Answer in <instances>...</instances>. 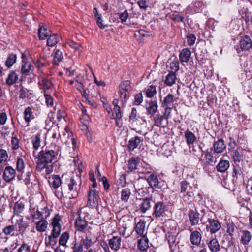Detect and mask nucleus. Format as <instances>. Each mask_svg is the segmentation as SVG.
<instances>
[{
  "mask_svg": "<svg viewBox=\"0 0 252 252\" xmlns=\"http://www.w3.org/2000/svg\"><path fill=\"white\" fill-rule=\"evenodd\" d=\"M8 158L6 151L2 149H0V163H2L7 161Z\"/></svg>",
  "mask_w": 252,
  "mask_h": 252,
  "instance_id": "obj_51",
  "label": "nucleus"
},
{
  "mask_svg": "<svg viewBox=\"0 0 252 252\" xmlns=\"http://www.w3.org/2000/svg\"><path fill=\"white\" fill-rule=\"evenodd\" d=\"M24 204L21 202H17L14 207V213L16 214L21 213L24 209Z\"/></svg>",
  "mask_w": 252,
  "mask_h": 252,
  "instance_id": "obj_50",
  "label": "nucleus"
},
{
  "mask_svg": "<svg viewBox=\"0 0 252 252\" xmlns=\"http://www.w3.org/2000/svg\"><path fill=\"white\" fill-rule=\"evenodd\" d=\"M147 97L151 98L153 97L156 94V90L155 86L151 85L149 86L145 91Z\"/></svg>",
  "mask_w": 252,
  "mask_h": 252,
  "instance_id": "obj_49",
  "label": "nucleus"
},
{
  "mask_svg": "<svg viewBox=\"0 0 252 252\" xmlns=\"http://www.w3.org/2000/svg\"><path fill=\"white\" fill-rule=\"evenodd\" d=\"M121 238L119 236H113L109 240V245L111 249L117 251L121 247Z\"/></svg>",
  "mask_w": 252,
  "mask_h": 252,
  "instance_id": "obj_15",
  "label": "nucleus"
},
{
  "mask_svg": "<svg viewBox=\"0 0 252 252\" xmlns=\"http://www.w3.org/2000/svg\"><path fill=\"white\" fill-rule=\"evenodd\" d=\"M137 160L134 158H132L128 161V168L131 171L137 168Z\"/></svg>",
  "mask_w": 252,
  "mask_h": 252,
  "instance_id": "obj_54",
  "label": "nucleus"
},
{
  "mask_svg": "<svg viewBox=\"0 0 252 252\" xmlns=\"http://www.w3.org/2000/svg\"><path fill=\"white\" fill-rule=\"evenodd\" d=\"M30 247L26 243H23L17 252H30Z\"/></svg>",
  "mask_w": 252,
  "mask_h": 252,
  "instance_id": "obj_62",
  "label": "nucleus"
},
{
  "mask_svg": "<svg viewBox=\"0 0 252 252\" xmlns=\"http://www.w3.org/2000/svg\"><path fill=\"white\" fill-rule=\"evenodd\" d=\"M60 37L55 33H51L47 37V45L50 47L55 46L60 41Z\"/></svg>",
  "mask_w": 252,
  "mask_h": 252,
  "instance_id": "obj_21",
  "label": "nucleus"
},
{
  "mask_svg": "<svg viewBox=\"0 0 252 252\" xmlns=\"http://www.w3.org/2000/svg\"><path fill=\"white\" fill-rule=\"evenodd\" d=\"M63 178H61L58 175H54L49 182L51 187L54 189L59 188L61 185H63Z\"/></svg>",
  "mask_w": 252,
  "mask_h": 252,
  "instance_id": "obj_29",
  "label": "nucleus"
},
{
  "mask_svg": "<svg viewBox=\"0 0 252 252\" xmlns=\"http://www.w3.org/2000/svg\"><path fill=\"white\" fill-rule=\"evenodd\" d=\"M63 58V56L62 52L59 49H56L55 55L53 57V64L56 65H58Z\"/></svg>",
  "mask_w": 252,
  "mask_h": 252,
  "instance_id": "obj_42",
  "label": "nucleus"
},
{
  "mask_svg": "<svg viewBox=\"0 0 252 252\" xmlns=\"http://www.w3.org/2000/svg\"><path fill=\"white\" fill-rule=\"evenodd\" d=\"M130 194L131 192L128 188H125L123 189L121 192V200L125 202H127Z\"/></svg>",
  "mask_w": 252,
  "mask_h": 252,
  "instance_id": "obj_47",
  "label": "nucleus"
},
{
  "mask_svg": "<svg viewBox=\"0 0 252 252\" xmlns=\"http://www.w3.org/2000/svg\"><path fill=\"white\" fill-rule=\"evenodd\" d=\"M32 142L34 149L37 150L40 146V135L39 134L36 135Z\"/></svg>",
  "mask_w": 252,
  "mask_h": 252,
  "instance_id": "obj_52",
  "label": "nucleus"
},
{
  "mask_svg": "<svg viewBox=\"0 0 252 252\" xmlns=\"http://www.w3.org/2000/svg\"><path fill=\"white\" fill-rule=\"evenodd\" d=\"M24 120L25 122L29 123L34 118L32 109L30 107L26 108L24 112Z\"/></svg>",
  "mask_w": 252,
  "mask_h": 252,
  "instance_id": "obj_41",
  "label": "nucleus"
},
{
  "mask_svg": "<svg viewBox=\"0 0 252 252\" xmlns=\"http://www.w3.org/2000/svg\"><path fill=\"white\" fill-rule=\"evenodd\" d=\"M187 43L189 46H191L195 43L196 36L193 34H189L187 35Z\"/></svg>",
  "mask_w": 252,
  "mask_h": 252,
  "instance_id": "obj_55",
  "label": "nucleus"
},
{
  "mask_svg": "<svg viewBox=\"0 0 252 252\" xmlns=\"http://www.w3.org/2000/svg\"><path fill=\"white\" fill-rule=\"evenodd\" d=\"M120 222L124 231H125L126 229L130 228L133 224L132 219L126 216L123 217Z\"/></svg>",
  "mask_w": 252,
  "mask_h": 252,
  "instance_id": "obj_26",
  "label": "nucleus"
},
{
  "mask_svg": "<svg viewBox=\"0 0 252 252\" xmlns=\"http://www.w3.org/2000/svg\"><path fill=\"white\" fill-rule=\"evenodd\" d=\"M241 236L240 242L244 245H248L252 239V234L250 231L247 230H243Z\"/></svg>",
  "mask_w": 252,
  "mask_h": 252,
  "instance_id": "obj_27",
  "label": "nucleus"
},
{
  "mask_svg": "<svg viewBox=\"0 0 252 252\" xmlns=\"http://www.w3.org/2000/svg\"><path fill=\"white\" fill-rule=\"evenodd\" d=\"M99 192L96 191L95 189L90 188L89 192L88 194V204L91 207L95 206L100 199L99 195Z\"/></svg>",
  "mask_w": 252,
  "mask_h": 252,
  "instance_id": "obj_10",
  "label": "nucleus"
},
{
  "mask_svg": "<svg viewBox=\"0 0 252 252\" xmlns=\"http://www.w3.org/2000/svg\"><path fill=\"white\" fill-rule=\"evenodd\" d=\"M168 124V121H164L163 116L157 114L154 117V125L158 127H165Z\"/></svg>",
  "mask_w": 252,
  "mask_h": 252,
  "instance_id": "obj_20",
  "label": "nucleus"
},
{
  "mask_svg": "<svg viewBox=\"0 0 252 252\" xmlns=\"http://www.w3.org/2000/svg\"><path fill=\"white\" fill-rule=\"evenodd\" d=\"M113 110L116 114L115 118H116V119L120 120L122 117V114L120 107L119 106H115L113 108Z\"/></svg>",
  "mask_w": 252,
  "mask_h": 252,
  "instance_id": "obj_60",
  "label": "nucleus"
},
{
  "mask_svg": "<svg viewBox=\"0 0 252 252\" xmlns=\"http://www.w3.org/2000/svg\"><path fill=\"white\" fill-rule=\"evenodd\" d=\"M17 231L16 225H9L6 226L2 230V232L6 236L10 235L11 236H14L18 235V234L15 233Z\"/></svg>",
  "mask_w": 252,
  "mask_h": 252,
  "instance_id": "obj_23",
  "label": "nucleus"
},
{
  "mask_svg": "<svg viewBox=\"0 0 252 252\" xmlns=\"http://www.w3.org/2000/svg\"><path fill=\"white\" fill-rule=\"evenodd\" d=\"M176 76L174 72L169 73L165 78V84L168 86H171L175 83Z\"/></svg>",
  "mask_w": 252,
  "mask_h": 252,
  "instance_id": "obj_40",
  "label": "nucleus"
},
{
  "mask_svg": "<svg viewBox=\"0 0 252 252\" xmlns=\"http://www.w3.org/2000/svg\"><path fill=\"white\" fill-rule=\"evenodd\" d=\"M25 157L23 156L18 157L17 158L16 169L18 172H20L21 173H23L25 168Z\"/></svg>",
  "mask_w": 252,
  "mask_h": 252,
  "instance_id": "obj_35",
  "label": "nucleus"
},
{
  "mask_svg": "<svg viewBox=\"0 0 252 252\" xmlns=\"http://www.w3.org/2000/svg\"><path fill=\"white\" fill-rule=\"evenodd\" d=\"M175 101L174 96L171 94H169L164 99L163 105L166 107L173 106V103Z\"/></svg>",
  "mask_w": 252,
  "mask_h": 252,
  "instance_id": "obj_38",
  "label": "nucleus"
},
{
  "mask_svg": "<svg viewBox=\"0 0 252 252\" xmlns=\"http://www.w3.org/2000/svg\"><path fill=\"white\" fill-rule=\"evenodd\" d=\"M139 209L141 212L145 213L151 206L152 199L150 198H146L141 199Z\"/></svg>",
  "mask_w": 252,
  "mask_h": 252,
  "instance_id": "obj_18",
  "label": "nucleus"
},
{
  "mask_svg": "<svg viewBox=\"0 0 252 252\" xmlns=\"http://www.w3.org/2000/svg\"><path fill=\"white\" fill-rule=\"evenodd\" d=\"M60 216L57 214L53 218L51 222L52 229L51 234L48 236V241L46 242V245L54 246L57 242V238L59 236L61 231Z\"/></svg>",
  "mask_w": 252,
  "mask_h": 252,
  "instance_id": "obj_3",
  "label": "nucleus"
},
{
  "mask_svg": "<svg viewBox=\"0 0 252 252\" xmlns=\"http://www.w3.org/2000/svg\"><path fill=\"white\" fill-rule=\"evenodd\" d=\"M48 132L51 134V137L55 139L56 141H58L59 138H60L62 143L68 144V147L72 148L73 150L76 148V142L72 136H71L70 137H69V133H63L62 135H60L58 127L52 128Z\"/></svg>",
  "mask_w": 252,
  "mask_h": 252,
  "instance_id": "obj_4",
  "label": "nucleus"
},
{
  "mask_svg": "<svg viewBox=\"0 0 252 252\" xmlns=\"http://www.w3.org/2000/svg\"><path fill=\"white\" fill-rule=\"evenodd\" d=\"M18 78V75L15 71H11L8 75L6 80V84L9 86H11L16 83Z\"/></svg>",
  "mask_w": 252,
  "mask_h": 252,
  "instance_id": "obj_36",
  "label": "nucleus"
},
{
  "mask_svg": "<svg viewBox=\"0 0 252 252\" xmlns=\"http://www.w3.org/2000/svg\"><path fill=\"white\" fill-rule=\"evenodd\" d=\"M213 147L215 152L217 153H222L226 148L224 142L222 139H219L217 141L215 142Z\"/></svg>",
  "mask_w": 252,
  "mask_h": 252,
  "instance_id": "obj_25",
  "label": "nucleus"
},
{
  "mask_svg": "<svg viewBox=\"0 0 252 252\" xmlns=\"http://www.w3.org/2000/svg\"><path fill=\"white\" fill-rule=\"evenodd\" d=\"M229 161L226 160H220L216 166V170L219 172H224L229 167Z\"/></svg>",
  "mask_w": 252,
  "mask_h": 252,
  "instance_id": "obj_24",
  "label": "nucleus"
},
{
  "mask_svg": "<svg viewBox=\"0 0 252 252\" xmlns=\"http://www.w3.org/2000/svg\"><path fill=\"white\" fill-rule=\"evenodd\" d=\"M202 235L198 230H194L191 232L190 236V241L194 246H198L201 241Z\"/></svg>",
  "mask_w": 252,
  "mask_h": 252,
  "instance_id": "obj_13",
  "label": "nucleus"
},
{
  "mask_svg": "<svg viewBox=\"0 0 252 252\" xmlns=\"http://www.w3.org/2000/svg\"><path fill=\"white\" fill-rule=\"evenodd\" d=\"M51 33V31L48 30L44 26H40L38 29V34L40 40L45 39Z\"/></svg>",
  "mask_w": 252,
  "mask_h": 252,
  "instance_id": "obj_30",
  "label": "nucleus"
},
{
  "mask_svg": "<svg viewBox=\"0 0 252 252\" xmlns=\"http://www.w3.org/2000/svg\"><path fill=\"white\" fill-rule=\"evenodd\" d=\"M221 227V223L217 219L213 218L208 219L206 229L207 231H209L211 234L216 233L220 229Z\"/></svg>",
  "mask_w": 252,
  "mask_h": 252,
  "instance_id": "obj_8",
  "label": "nucleus"
},
{
  "mask_svg": "<svg viewBox=\"0 0 252 252\" xmlns=\"http://www.w3.org/2000/svg\"><path fill=\"white\" fill-rule=\"evenodd\" d=\"M185 137L188 145H192L196 140L195 135L190 130L187 129L185 132Z\"/></svg>",
  "mask_w": 252,
  "mask_h": 252,
  "instance_id": "obj_32",
  "label": "nucleus"
},
{
  "mask_svg": "<svg viewBox=\"0 0 252 252\" xmlns=\"http://www.w3.org/2000/svg\"><path fill=\"white\" fill-rule=\"evenodd\" d=\"M191 56V51L189 48H184L182 50L179 55L180 61L181 62H188Z\"/></svg>",
  "mask_w": 252,
  "mask_h": 252,
  "instance_id": "obj_22",
  "label": "nucleus"
},
{
  "mask_svg": "<svg viewBox=\"0 0 252 252\" xmlns=\"http://www.w3.org/2000/svg\"><path fill=\"white\" fill-rule=\"evenodd\" d=\"M73 252H82L83 247L81 244L74 242L73 246L72 247Z\"/></svg>",
  "mask_w": 252,
  "mask_h": 252,
  "instance_id": "obj_57",
  "label": "nucleus"
},
{
  "mask_svg": "<svg viewBox=\"0 0 252 252\" xmlns=\"http://www.w3.org/2000/svg\"><path fill=\"white\" fill-rule=\"evenodd\" d=\"M211 252H219L220 250V244L216 238L211 239L207 243Z\"/></svg>",
  "mask_w": 252,
  "mask_h": 252,
  "instance_id": "obj_14",
  "label": "nucleus"
},
{
  "mask_svg": "<svg viewBox=\"0 0 252 252\" xmlns=\"http://www.w3.org/2000/svg\"><path fill=\"white\" fill-rule=\"evenodd\" d=\"M88 215L86 212H78V217L75 221V227L77 231L82 232L86 228L88 225Z\"/></svg>",
  "mask_w": 252,
  "mask_h": 252,
  "instance_id": "obj_5",
  "label": "nucleus"
},
{
  "mask_svg": "<svg viewBox=\"0 0 252 252\" xmlns=\"http://www.w3.org/2000/svg\"><path fill=\"white\" fill-rule=\"evenodd\" d=\"M63 186L68 188V195L70 198H75L78 195V187L74 178L69 174L62 175Z\"/></svg>",
  "mask_w": 252,
  "mask_h": 252,
  "instance_id": "obj_2",
  "label": "nucleus"
},
{
  "mask_svg": "<svg viewBox=\"0 0 252 252\" xmlns=\"http://www.w3.org/2000/svg\"><path fill=\"white\" fill-rule=\"evenodd\" d=\"M32 65L30 62L23 61L21 68V73L26 76L29 75L32 70Z\"/></svg>",
  "mask_w": 252,
  "mask_h": 252,
  "instance_id": "obj_31",
  "label": "nucleus"
},
{
  "mask_svg": "<svg viewBox=\"0 0 252 252\" xmlns=\"http://www.w3.org/2000/svg\"><path fill=\"white\" fill-rule=\"evenodd\" d=\"M158 105L157 101H151L146 107V110L149 115H154L157 111Z\"/></svg>",
  "mask_w": 252,
  "mask_h": 252,
  "instance_id": "obj_33",
  "label": "nucleus"
},
{
  "mask_svg": "<svg viewBox=\"0 0 252 252\" xmlns=\"http://www.w3.org/2000/svg\"><path fill=\"white\" fill-rule=\"evenodd\" d=\"M17 59V56L15 54L12 53L10 54L6 61L5 65L8 68H10L12 66H13L16 63Z\"/></svg>",
  "mask_w": 252,
  "mask_h": 252,
  "instance_id": "obj_43",
  "label": "nucleus"
},
{
  "mask_svg": "<svg viewBox=\"0 0 252 252\" xmlns=\"http://www.w3.org/2000/svg\"><path fill=\"white\" fill-rule=\"evenodd\" d=\"M81 242V244H83L86 249H89L92 244L91 240L89 239L87 237H86L85 238L82 239Z\"/></svg>",
  "mask_w": 252,
  "mask_h": 252,
  "instance_id": "obj_56",
  "label": "nucleus"
},
{
  "mask_svg": "<svg viewBox=\"0 0 252 252\" xmlns=\"http://www.w3.org/2000/svg\"><path fill=\"white\" fill-rule=\"evenodd\" d=\"M39 85L41 86V89L43 88L44 92L45 89H51L53 86L51 80L49 78H43L41 82L39 83Z\"/></svg>",
  "mask_w": 252,
  "mask_h": 252,
  "instance_id": "obj_37",
  "label": "nucleus"
},
{
  "mask_svg": "<svg viewBox=\"0 0 252 252\" xmlns=\"http://www.w3.org/2000/svg\"><path fill=\"white\" fill-rule=\"evenodd\" d=\"M143 141L140 137L137 136L131 138L128 143L127 148L129 151H133Z\"/></svg>",
  "mask_w": 252,
  "mask_h": 252,
  "instance_id": "obj_16",
  "label": "nucleus"
},
{
  "mask_svg": "<svg viewBox=\"0 0 252 252\" xmlns=\"http://www.w3.org/2000/svg\"><path fill=\"white\" fill-rule=\"evenodd\" d=\"M146 180L149 186L153 189H156L158 187L159 181L158 177L154 174H151L146 178Z\"/></svg>",
  "mask_w": 252,
  "mask_h": 252,
  "instance_id": "obj_19",
  "label": "nucleus"
},
{
  "mask_svg": "<svg viewBox=\"0 0 252 252\" xmlns=\"http://www.w3.org/2000/svg\"><path fill=\"white\" fill-rule=\"evenodd\" d=\"M57 154V152L53 150L46 149L40 151L36 158V169L39 172L45 170L46 174H50L53 169L52 161Z\"/></svg>",
  "mask_w": 252,
  "mask_h": 252,
  "instance_id": "obj_1",
  "label": "nucleus"
},
{
  "mask_svg": "<svg viewBox=\"0 0 252 252\" xmlns=\"http://www.w3.org/2000/svg\"><path fill=\"white\" fill-rule=\"evenodd\" d=\"M49 216V214L45 216V218L43 217V214L42 212H41L39 210H37L34 211L33 213L32 214V222H34L36 220H41V219H46Z\"/></svg>",
  "mask_w": 252,
  "mask_h": 252,
  "instance_id": "obj_46",
  "label": "nucleus"
},
{
  "mask_svg": "<svg viewBox=\"0 0 252 252\" xmlns=\"http://www.w3.org/2000/svg\"><path fill=\"white\" fill-rule=\"evenodd\" d=\"M148 239L145 235L142 236L138 242V247L142 251H146L149 247Z\"/></svg>",
  "mask_w": 252,
  "mask_h": 252,
  "instance_id": "obj_28",
  "label": "nucleus"
},
{
  "mask_svg": "<svg viewBox=\"0 0 252 252\" xmlns=\"http://www.w3.org/2000/svg\"><path fill=\"white\" fill-rule=\"evenodd\" d=\"M33 63L38 69L44 66L45 64V60L43 58H40L36 60H34Z\"/></svg>",
  "mask_w": 252,
  "mask_h": 252,
  "instance_id": "obj_53",
  "label": "nucleus"
},
{
  "mask_svg": "<svg viewBox=\"0 0 252 252\" xmlns=\"http://www.w3.org/2000/svg\"><path fill=\"white\" fill-rule=\"evenodd\" d=\"M128 16L129 15L127 10H125L119 14V18L122 23L126 22L128 18Z\"/></svg>",
  "mask_w": 252,
  "mask_h": 252,
  "instance_id": "obj_64",
  "label": "nucleus"
},
{
  "mask_svg": "<svg viewBox=\"0 0 252 252\" xmlns=\"http://www.w3.org/2000/svg\"><path fill=\"white\" fill-rule=\"evenodd\" d=\"M46 219H41L38 221L35 222V228L38 232L43 233L46 230L48 223Z\"/></svg>",
  "mask_w": 252,
  "mask_h": 252,
  "instance_id": "obj_17",
  "label": "nucleus"
},
{
  "mask_svg": "<svg viewBox=\"0 0 252 252\" xmlns=\"http://www.w3.org/2000/svg\"><path fill=\"white\" fill-rule=\"evenodd\" d=\"M252 48L251 39L248 36L245 35L243 39H241L239 46L236 47L237 53L240 54L241 51L249 50Z\"/></svg>",
  "mask_w": 252,
  "mask_h": 252,
  "instance_id": "obj_9",
  "label": "nucleus"
},
{
  "mask_svg": "<svg viewBox=\"0 0 252 252\" xmlns=\"http://www.w3.org/2000/svg\"><path fill=\"white\" fill-rule=\"evenodd\" d=\"M167 210V204L162 201H157L154 203L153 206V216L155 218L163 217Z\"/></svg>",
  "mask_w": 252,
  "mask_h": 252,
  "instance_id": "obj_6",
  "label": "nucleus"
},
{
  "mask_svg": "<svg viewBox=\"0 0 252 252\" xmlns=\"http://www.w3.org/2000/svg\"><path fill=\"white\" fill-rule=\"evenodd\" d=\"M236 229V226L233 222L232 221L226 222V233L231 237L233 236Z\"/></svg>",
  "mask_w": 252,
  "mask_h": 252,
  "instance_id": "obj_44",
  "label": "nucleus"
},
{
  "mask_svg": "<svg viewBox=\"0 0 252 252\" xmlns=\"http://www.w3.org/2000/svg\"><path fill=\"white\" fill-rule=\"evenodd\" d=\"M69 238V234L67 232H63L59 238V243L63 246H66V243Z\"/></svg>",
  "mask_w": 252,
  "mask_h": 252,
  "instance_id": "obj_45",
  "label": "nucleus"
},
{
  "mask_svg": "<svg viewBox=\"0 0 252 252\" xmlns=\"http://www.w3.org/2000/svg\"><path fill=\"white\" fill-rule=\"evenodd\" d=\"M143 101V95L141 93L136 94L134 98V103L135 105H139Z\"/></svg>",
  "mask_w": 252,
  "mask_h": 252,
  "instance_id": "obj_61",
  "label": "nucleus"
},
{
  "mask_svg": "<svg viewBox=\"0 0 252 252\" xmlns=\"http://www.w3.org/2000/svg\"><path fill=\"white\" fill-rule=\"evenodd\" d=\"M11 147L13 150L18 149L19 148V140L17 137V133L13 132L11 137Z\"/></svg>",
  "mask_w": 252,
  "mask_h": 252,
  "instance_id": "obj_48",
  "label": "nucleus"
},
{
  "mask_svg": "<svg viewBox=\"0 0 252 252\" xmlns=\"http://www.w3.org/2000/svg\"><path fill=\"white\" fill-rule=\"evenodd\" d=\"M130 89L131 86L129 81H125L121 83L120 85V97L122 101L126 102L128 98Z\"/></svg>",
  "mask_w": 252,
  "mask_h": 252,
  "instance_id": "obj_7",
  "label": "nucleus"
},
{
  "mask_svg": "<svg viewBox=\"0 0 252 252\" xmlns=\"http://www.w3.org/2000/svg\"><path fill=\"white\" fill-rule=\"evenodd\" d=\"M27 227V224L23 222L22 220H21L18 223V231L20 233H23Z\"/></svg>",
  "mask_w": 252,
  "mask_h": 252,
  "instance_id": "obj_63",
  "label": "nucleus"
},
{
  "mask_svg": "<svg viewBox=\"0 0 252 252\" xmlns=\"http://www.w3.org/2000/svg\"><path fill=\"white\" fill-rule=\"evenodd\" d=\"M16 171L10 166H6L3 173V179L7 183L12 181L15 177Z\"/></svg>",
  "mask_w": 252,
  "mask_h": 252,
  "instance_id": "obj_11",
  "label": "nucleus"
},
{
  "mask_svg": "<svg viewBox=\"0 0 252 252\" xmlns=\"http://www.w3.org/2000/svg\"><path fill=\"white\" fill-rule=\"evenodd\" d=\"M166 239L168 241L170 249L172 250L176 246V237L172 233L168 232L166 234Z\"/></svg>",
  "mask_w": 252,
  "mask_h": 252,
  "instance_id": "obj_39",
  "label": "nucleus"
},
{
  "mask_svg": "<svg viewBox=\"0 0 252 252\" xmlns=\"http://www.w3.org/2000/svg\"><path fill=\"white\" fill-rule=\"evenodd\" d=\"M28 96V91L27 89L24 88L23 87L19 90V98L25 99Z\"/></svg>",
  "mask_w": 252,
  "mask_h": 252,
  "instance_id": "obj_58",
  "label": "nucleus"
},
{
  "mask_svg": "<svg viewBox=\"0 0 252 252\" xmlns=\"http://www.w3.org/2000/svg\"><path fill=\"white\" fill-rule=\"evenodd\" d=\"M200 214L196 210L191 209L188 213V217L189 220L190 224L192 226L197 225L199 224L200 220Z\"/></svg>",
  "mask_w": 252,
  "mask_h": 252,
  "instance_id": "obj_12",
  "label": "nucleus"
},
{
  "mask_svg": "<svg viewBox=\"0 0 252 252\" xmlns=\"http://www.w3.org/2000/svg\"><path fill=\"white\" fill-rule=\"evenodd\" d=\"M46 103L48 106L52 107L53 106V98L51 95L44 93Z\"/></svg>",
  "mask_w": 252,
  "mask_h": 252,
  "instance_id": "obj_59",
  "label": "nucleus"
},
{
  "mask_svg": "<svg viewBox=\"0 0 252 252\" xmlns=\"http://www.w3.org/2000/svg\"><path fill=\"white\" fill-rule=\"evenodd\" d=\"M145 229V223L144 221L140 220L137 223H135L134 230L138 235L143 236Z\"/></svg>",
  "mask_w": 252,
  "mask_h": 252,
  "instance_id": "obj_34",
  "label": "nucleus"
}]
</instances>
